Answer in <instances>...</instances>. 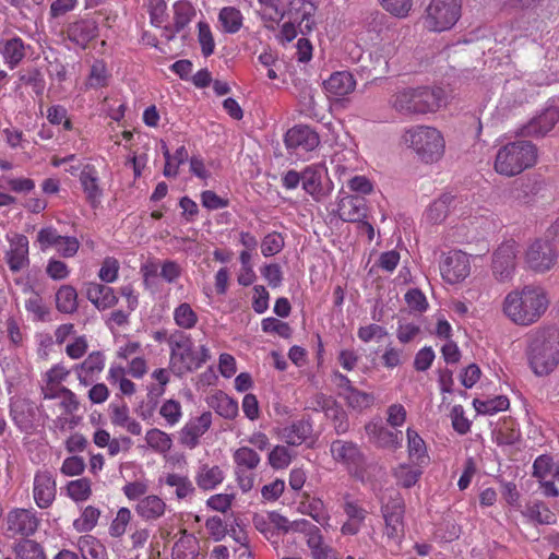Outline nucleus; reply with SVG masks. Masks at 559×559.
I'll return each instance as SVG.
<instances>
[{
    "instance_id": "nucleus-1",
    "label": "nucleus",
    "mask_w": 559,
    "mask_h": 559,
    "mask_svg": "<svg viewBox=\"0 0 559 559\" xmlns=\"http://www.w3.org/2000/svg\"><path fill=\"white\" fill-rule=\"evenodd\" d=\"M549 306L548 290L540 285L528 284L509 292L501 302V311L513 324L527 328L537 323Z\"/></svg>"
},
{
    "instance_id": "nucleus-2",
    "label": "nucleus",
    "mask_w": 559,
    "mask_h": 559,
    "mask_svg": "<svg viewBox=\"0 0 559 559\" xmlns=\"http://www.w3.org/2000/svg\"><path fill=\"white\" fill-rule=\"evenodd\" d=\"M525 356L536 377H547L559 367V328L542 325L526 335Z\"/></svg>"
},
{
    "instance_id": "nucleus-3",
    "label": "nucleus",
    "mask_w": 559,
    "mask_h": 559,
    "mask_svg": "<svg viewBox=\"0 0 559 559\" xmlns=\"http://www.w3.org/2000/svg\"><path fill=\"white\" fill-rule=\"evenodd\" d=\"M391 106L403 115L436 112L447 104L441 87H403L390 99Z\"/></svg>"
},
{
    "instance_id": "nucleus-4",
    "label": "nucleus",
    "mask_w": 559,
    "mask_h": 559,
    "mask_svg": "<svg viewBox=\"0 0 559 559\" xmlns=\"http://www.w3.org/2000/svg\"><path fill=\"white\" fill-rule=\"evenodd\" d=\"M211 358L206 345L197 346L188 334H177L169 340V367L179 378L192 373Z\"/></svg>"
},
{
    "instance_id": "nucleus-5",
    "label": "nucleus",
    "mask_w": 559,
    "mask_h": 559,
    "mask_svg": "<svg viewBox=\"0 0 559 559\" xmlns=\"http://www.w3.org/2000/svg\"><path fill=\"white\" fill-rule=\"evenodd\" d=\"M402 141L424 164L438 163L445 152L444 136L435 127H411L404 131Z\"/></svg>"
},
{
    "instance_id": "nucleus-6",
    "label": "nucleus",
    "mask_w": 559,
    "mask_h": 559,
    "mask_svg": "<svg viewBox=\"0 0 559 559\" xmlns=\"http://www.w3.org/2000/svg\"><path fill=\"white\" fill-rule=\"evenodd\" d=\"M537 159V148L527 141H515L499 148L495 159V170L512 177L532 167Z\"/></svg>"
},
{
    "instance_id": "nucleus-7",
    "label": "nucleus",
    "mask_w": 559,
    "mask_h": 559,
    "mask_svg": "<svg viewBox=\"0 0 559 559\" xmlns=\"http://www.w3.org/2000/svg\"><path fill=\"white\" fill-rule=\"evenodd\" d=\"M314 5L307 0H290L287 11L288 21L282 26L278 38L282 43H289L298 33L306 35L314 26Z\"/></svg>"
},
{
    "instance_id": "nucleus-8",
    "label": "nucleus",
    "mask_w": 559,
    "mask_h": 559,
    "mask_svg": "<svg viewBox=\"0 0 559 559\" xmlns=\"http://www.w3.org/2000/svg\"><path fill=\"white\" fill-rule=\"evenodd\" d=\"M461 16V0H430L424 23L432 32L452 28Z\"/></svg>"
},
{
    "instance_id": "nucleus-9",
    "label": "nucleus",
    "mask_w": 559,
    "mask_h": 559,
    "mask_svg": "<svg viewBox=\"0 0 559 559\" xmlns=\"http://www.w3.org/2000/svg\"><path fill=\"white\" fill-rule=\"evenodd\" d=\"M235 479L242 492H249L255 481V469L261 464L260 454L249 445H241L231 452Z\"/></svg>"
},
{
    "instance_id": "nucleus-10",
    "label": "nucleus",
    "mask_w": 559,
    "mask_h": 559,
    "mask_svg": "<svg viewBox=\"0 0 559 559\" xmlns=\"http://www.w3.org/2000/svg\"><path fill=\"white\" fill-rule=\"evenodd\" d=\"M519 245L514 240L502 242L492 257V274L499 282H507L514 275L516 267V258Z\"/></svg>"
},
{
    "instance_id": "nucleus-11",
    "label": "nucleus",
    "mask_w": 559,
    "mask_h": 559,
    "mask_svg": "<svg viewBox=\"0 0 559 559\" xmlns=\"http://www.w3.org/2000/svg\"><path fill=\"white\" fill-rule=\"evenodd\" d=\"M333 460L357 478H362L364 455L358 445L350 441L335 440L330 445Z\"/></svg>"
},
{
    "instance_id": "nucleus-12",
    "label": "nucleus",
    "mask_w": 559,
    "mask_h": 559,
    "mask_svg": "<svg viewBox=\"0 0 559 559\" xmlns=\"http://www.w3.org/2000/svg\"><path fill=\"white\" fill-rule=\"evenodd\" d=\"M304 190L313 199L321 200L333 190V183L328 177V169L323 164L307 166L301 173Z\"/></svg>"
},
{
    "instance_id": "nucleus-13",
    "label": "nucleus",
    "mask_w": 559,
    "mask_h": 559,
    "mask_svg": "<svg viewBox=\"0 0 559 559\" xmlns=\"http://www.w3.org/2000/svg\"><path fill=\"white\" fill-rule=\"evenodd\" d=\"M557 261V252L548 239H536L527 247L525 262L536 272L549 271Z\"/></svg>"
},
{
    "instance_id": "nucleus-14",
    "label": "nucleus",
    "mask_w": 559,
    "mask_h": 559,
    "mask_svg": "<svg viewBox=\"0 0 559 559\" xmlns=\"http://www.w3.org/2000/svg\"><path fill=\"white\" fill-rule=\"evenodd\" d=\"M382 514L385 523V535L388 538L400 540L404 534V511L405 506L402 497L393 492L390 500L383 502Z\"/></svg>"
},
{
    "instance_id": "nucleus-15",
    "label": "nucleus",
    "mask_w": 559,
    "mask_h": 559,
    "mask_svg": "<svg viewBox=\"0 0 559 559\" xmlns=\"http://www.w3.org/2000/svg\"><path fill=\"white\" fill-rule=\"evenodd\" d=\"M442 278L449 284H459L471 274V255L461 251H450L440 265Z\"/></svg>"
},
{
    "instance_id": "nucleus-16",
    "label": "nucleus",
    "mask_w": 559,
    "mask_h": 559,
    "mask_svg": "<svg viewBox=\"0 0 559 559\" xmlns=\"http://www.w3.org/2000/svg\"><path fill=\"white\" fill-rule=\"evenodd\" d=\"M284 142L289 153L301 155L316 150L320 144V138L308 126H295L286 132Z\"/></svg>"
},
{
    "instance_id": "nucleus-17",
    "label": "nucleus",
    "mask_w": 559,
    "mask_h": 559,
    "mask_svg": "<svg viewBox=\"0 0 559 559\" xmlns=\"http://www.w3.org/2000/svg\"><path fill=\"white\" fill-rule=\"evenodd\" d=\"M9 248L5 251V262L10 271L16 273L28 266L29 242L26 236L22 234H8L5 236Z\"/></svg>"
},
{
    "instance_id": "nucleus-18",
    "label": "nucleus",
    "mask_w": 559,
    "mask_h": 559,
    "mask_svg": "<svg viewBox=\"0 0 559 559\" xmlns=\"http://www.w3.org/2000/svg\"><path fill=\"white\" fill-rule=\"evenodd\" d=\"M79 180L86 202L93 209L99 206L104 197V189L97 168L92 164H84L79 174Z\"/></svg>"
},
{
    "instance_id": "nucleus-19",
    "label": "nucleus",
    "mask_w": 559,
    "mask_h": 559,
    "mask_svg": "<svg viewBox=\"0 0 559 559\" xmlns=\"http://www.w3.org/2000/svg\"><path fill=\"white\" fill-rule=\"evenodd\" d=\"M559 121V108L547 107L539 115L533 117L520 130V135L540 138L549 133Z\"/></svg>"
},
{
    "instance_id": "nucleus-20",
    "label": "nucleus",
    "mask_w": 559,
    "mask_h": 559,
    "mask_svg": "<svg viewBox=\"0 0 559 559\" xmlns=\"http://www.w3.org/2000/svg\"><path fill=\"white\" fill-rule=\"evenodd\" d=\"M8 531L12 535H33L39 525V519L34 510L15 509L7 516Z\"/></svg>"
},
{
    "instance_id": "nucleus-21",
    "label": "nucleus",
    "mask_w": 559,
    "mask_h": 559,
    "mask_svg": "<svg viewBox=\"0 0 559 559\" xmlns=\"http://www.w3.org/2000/svg\"><path fill=\"white\" fill-rule=\"evenodd\" d=\"M323 86L330 99L341 102L355 91L356 80L348 71H337L324 81Z\"/></svg>"
},
{
    "instance_id": "nucleus-22",
    "label": "nucleus",
    "mask_w": 559,
    "mask_h": 559,
    "mask_svg": "<svg viewBox=\"0 0 559 559\" xmlns=\"http://www.w3.org/2000/svg\"><path fill=\"white\" fill-rule=\"evenodd\" d=\"M211 425L212 414L210 412L190 418L180 430V442L189 449L195 448L200 438L210 429Z\"/></svg>"
},
{
    "instance_id": "nucleus-23",
    "label": "nucleus",
    "mask_w": 559,
    "mask_h": 559,
    "mask_svg": "<svg viewBox=\"0 0 559 559\" xmlns=\"http://www.w3.org/2000/svg\"><path fill=\"white\" fill-rule=\"evenodd\" d=\"M56 480L48 471L36 473L34 477L33 496L36 504L40 509H46L56 498Z\"/></svg>"
},
{
    "instance_id": "nucleus-24",
    "label": "nucleus",
    "mask_w": 559,
    "mask_h": 559,
    "mask_svg": "<svg viewBox=\"0 0 559 559\" xmlns=\"http://www.w3.org/2000/svg\"><path fill=\"white\" fill-rule=\"evenodd\" d=\"M366 432L376 445L395 450L402 445V432L392 431L380 421H371L366 425Z\"/></svg>"
},
{
    "instance_id": "nucleus-25",
    "label": "nucleus",
    "mask_w": 559,
    "mask_h": 559,
    "mask_svg": "<svg viewBox=\"0 0 559 559\" xmlns=\"http://www.w3.org/2000/svg\"><path fill=\"white\" fill-rule=\"evenodd\" d=\"M49 400H57L51 405L53 413L56 414V419H53L55 427L64 429L66 425L69 423L68 416L76 412L79 408V402L75 394L69 389H66L61 390L60 394H57Z\"/></svg>"
},
{
    "instance_id": "nucleus-26",
    "label": "nucleus",
    "mask_w": 559,
    "mask_h": 559,
    "mask_svg": "<svg viewBox=\"0 0 559 559\" xmlns=\"http://www.w3.org/2000/svg\"><path fill=\"white\" fill-rule=\"evenodd\" d=\"M11 416L20 430L28 431L34 426L36 406L27 399L14 397L11 401Z\"/></svg>"
},
{
    "instance_id": "nucleus-27",
    "label": "nucleus",
    "mask_w": 559,
    "mask_h": 559,
    "mask_svg": "<svg viewBox=\"0 0 559 559\" xmlns=\"http://www.w3.org/2000/svg\"><path fill=\"white\" fill-rule=\"evenodd\" d=\"M336 213L344 222H360L366 216V201L360 197L338 194Z\"/></svg>"
},
{
    "instance_id": "nucleus-28",
    "label": "nucleus",
    "mask_w": 559,
    "mask_h": 559,
    "mask_svg": "<svg viewBox=\"0 0 559 559\" xmlns=\"http://www.w3.org/2000/svg\"><path fill=\"white\" fill-rule=\"evenodd\" d=\"M86 298L98 309L106 310L114 307L118 298L111 287L96 283L88 282L85 285Z\"/></svg>"
},
{
    "instance_id": "nucleus-29",
    "label": "nucleus",
    "mask_w": 559,
    "mask_h": 559,
    "mask_svg": "<svg viewBox=\"0 0 559 559\" xmlns=\"http://www.w3.org/2000/svg\"><path fill=\"white\" fill-rule=\"evenodd\" d=\"M97 34V25L91 20L73 22L67 28L68 39L80 48H85Z\"/></svg>"
},
{
    "instance_id": "nucleus-30",
    "label": "nucleus",
    "mask_w": 559,
    "mask_h": 559,
    "mask_svg": "<svg viewBox=\"0 0 559 559\" xmlns=\"http://www.w3.org/2000/svg\"><path fill=\"white\" fill-rule=\"evenodd\" d=\"M160 485L174 489V495L178 500L191 499L195 493V488L188 475L178 473H164L159 479Z\"/></svg>"
},
{
    "instance_id": "nucleus-31",
    "label": "nucleus",
    "mask_w": 559,
    "mask_h": 559,
    "mask_svg": "<svg viewBox=\"0 0 559 559\" xmlns=\"http://www.w3.org/2000/svg\"><path fill=\"white\" fill-rule=\"evenodd\" d=\"M105 367V356L100 352L91 353L85 360L75 368L80 383L90 385Z\"/></svg>"
},
{
    "instance_id": "nucleus-32",
    "label": "nucleus",
    "mask_w": 559,
    "mask_h": 559,
    "mask_svg": "<svg viewBox=\"0 0 559 559\" xmlns=\"http://www.w3.org/2000/svg\"><path fill=\"white\" fill-rule=\"evenodd\" d=\"M407 454L412 464L417 466H425L429 462V455L426 442L419 433L413 429L407 428Z\"/></svg>"
},
{
    "instance_id": "nucleus-33",
    "label": "nucleus",
    "mask_w": 559,
    "mask_h": 559,
    "mask_svg": "<svg viewBox=\"0 0 559 559\" xmlns=\"http://www.w3.org/2000/svg\"><path fill=\"white\" fill-rule=\"evenodd\" d=\"M195 483L202 490H213L225 479V473L218 465L203 463L195 473Z\"/></svg>"
},
{
    "instance_id": "nucleus-34",
    "label": "nucleus",
    "mask_w": 559,
    "mask_h": 559,
    "mask_svg": "<svg viewBox=\"0 0 559 559\" xmlns=\"http://www.w3.org/2000/svg\"><path fill=\"white\" fill-rule=\"evenodd\" d=\"M69 371L61 365H55L44 376L41 393L44 399H50L60 394L61 390H66L61 383L68 377Z\"/></svg>"
},
{
    "instance_id": "nucleus-35",
    "label": "nucleus",
    "mask_w": 559,
    "mask_h": 559,
    "mask_svg": "<svg viewBox=\"0 0 559 559\" xmlns=\"http://www.w3.org/2000/svg\"><path fill=\"white\" fill-rule=\"evenodd\" d=\"M0 55L10 68H16L25 57V44L20 37L0 38Z\"/></svg>"
},
{
    "instance_id": "nucleus-36",
    "label": "nucleus",
    "mask_w": 559,
    "mask_h": 559,
    "mask_svg": "<svg viewBox=\"0 0 559 559\" xmlns=\"http://www.w3.org/2000/svg\"><path fill=\"white\" fill-rule=\"evenodd\" d=\"M110 412V419L114 426L121 427L133 436L142 433L141 424L130 416L129 407L126 404H111Z\"/></svg>"
},
{
    "instance_id": "nucleus-37",
    "label": "nucleus",
    "mask_w": 559,
    "mask_h": 559,
    "mask_svg": "<svg viewBox=\"0 0 559 559\" xmlns=\"http://www.w3.org/2000/svg\"><path fill=\"white\" fill-rule=\"evenodd\" d=\"M165 501L156 495H148L141 498L135 506V512L145 521L157 520L165 514Z\"/></svg>"
},
{
    "instance_id": "nucleus-38",
    "label": "nucleus",
    "mask_w": 559,
    "mask_h": 559,
    "mask_svg": "<svg viewBox=\"0 0 559 559\" xmlns=\"http://www.w3.org/2000/svg\"><path fill=\"white\" fill-rule=\"evenodd\" d=\"M312 427L307 420H298L278 430L277 436L289 445H300L311 435Z\"/></svg>"
},
{
    "instance_id": "nucleus-39",
    "label": "nucleus",
    "mask_w": 559,
    "mask_h": 559,
    "mask_svg": "<svg viewBox=\"0 0 559 559\" xmlns=\"http://www.w3.org/2000/svg\"><path fill=\"white\" fill-rule=\"evenodd\" d=\"M173 12H174V31L168 29V27H165L166 32H170L169 35H167L168 39H171L174 37L175 33L181 32L186 26L190 24L192 19L195 16V9L194 7L187 0H179L176 1L173 4Z\"/></svg>"
},
{
    "instance_id": "nucleus-40",
    "label": "nucleus",
    "mask_w": 559,
    "mask_h": 559,
    "mask_svg": "<svg viewBox=\"0 0 559 559\" xmlns=\"http://www.w3.org/2000/svg\"><path fill=\"white\" fill-rule=\"evenodd\" d=\"M344 512L347 521L342 525L341 532L344 535H356L366 519L367 511L354 501H346Z\"/></svg>"
},
{
    "instance_id": "nucleus-41",
    "label": "nucleus",
    "mask_w": 559,
    "mask_h": 559,
    "mask_svg": "<svg viewBox=\"0 0 559 559\" xmlns=\"http://www.w3.org/2000/svg\"><path fill=\"white\" fill-rule=\"evenodd\" d=\"M453 197L444 193L435 200L425 211L424 217L428 223L439 224L443 222L450 211Z\"/></svg>"
},
{
    "instance_id": "nucleus-42",
    "label": "nucleus",
    "mask_w": 559,
    "mask_h": 559,
    "mask_svg": "<svg viewBox=\"0 0 559 559\" xmlns=\"http://www.w3.org/2000/svg\"><path fill=\"white\" fill-rule=\"evenodd\" d=\"M78 548L83 559H105L107 551L103 543L92 535L78 539Z\"/></svg>"
},
{
    "instance_id": "nucleus-43",
    "label": "nucleus",
    "mask_w": 559,
    "mask_h": 559,
    "mask_svg": "<svg viewBox=\"0 0 559 559\" xmlns=\"http://www.w3.org/2000/svg\"><path fill=\"white\" fill-rule=\"evenodd\" d=\"M56 307L62 313H73L78 310V293L71 285H62L56 293Z\"/></svg>"
},
{
    "instance_id": "nucleus-44",
    "label": "nucleus",
    "mask_w": 559,
    "mask_h": 559,
    "mask_svg": "<svg viewBox=\"0 0 559 559\" xmlns=\"http://www.w3.org/2000/svg\"><path fill=\"white\" fill-rule=\"evenodd\" d=\"M173 559H199V542L193 535L181 536L173 548Z\"/></svg>"
},
{
    "instance_id": "nucleus-45",
    "label": "nucleus",
    "mask_w": 559,
    "mask_h": 559,
    "mask_svg": "<svg viewBox=\"0 0 559 559\" xmlns=\"http://www.w3.org/2000/svg\"><path fill=\"white\" fill-rule=\"evenodd\" d=\"M173 319L175 324L183 330H191L195 328L199 321L198 313L188 302H181L175 307L173 311Z\"/></svg>"
},
{
    "instance_id": "nucleus-46",
    "label": "nucleus",
    "mask_w": 559,
    "mask_h": 559,
    "mask_svg": "<svg viewBox=\"0 0 559 559\" xmlns=\"http://www.w3.org/2000/svg\"><path fill=\"white\" fill-rule=\"evenodd\" d=\"M210 405L226 419H233L238 415V403L222 392L212 396Z\"/></svg>"
},
{
    "instance_id": "nucleus-47",
    "label": "nucleus",
    "mask_w": 559,
    "mask_h": 559,
    "mask_svg": "<svg viewBox=\"0 0 559 559\" xmlns=\"http://www.w3.org/2000/svg\"><path fill=\"white\" fill-rule=\"evenodd\" d=\"M523 514L538 524L551 525L557 521L556 514L543 502L527 504Z\"/></svg>"
},
{
    "instance_id": "nucleus-48",
    "label": "nucleus",
    "mask_w": 559,
    "mask_h": 559,
    "mask_svg": "<svg viewBox=\"0 0 559 559\" xmlns=\"http://www.w3.org/2000/svg\"><path fill=\"white\" fill-rule=\"evenodd\" d=\"M304 532H307V545L311 550L312 558L326 559L330 549L323 545V537L320 530L308 522Z\"/></svg>"
},
{
    "instance_id": "nucleus-49",
    "label": "nucleus",
    "mask_w": 559,
    "mask_h": 559,
    "mask_svg": "<svg viewBox=\"0 0 559 559\" xmlns=\"http://www.w3.org/2000/svg\"><path fill=\"white\" fill-rule=\"evenodd\" d=\"M144 439L147 447L157 453H167L173 447L171 437L158 428L147 430Z\"/></svg>"
},
{
    "instance_id": "nucleus-50",
    "label": "nucleus",
    "mask_w": 559,
    "mask_h": 559,
    "mask_svg": "<svg viewBox=\"0 0 559 559\" xmlns=\"http://www.w3.org/2000/svg\"><path fill=\"white\" fill-rule=\"evenodd\" d=\"M424 466L400 464L393 472L397 484L404 488L415 486L423 474Z\"/></svg>"
},
{
    "instance_id": "nucleus-51",
    "label": "nucleus",
    "mask_w": 559,
    "mask_h": 559,
    "mask_svg": "<svg viewBox=\"0 0 559 559\" xmlns=\"http://www.w3.org/2000/svg\"><path fill=\"white\" fill-rule=\"evenodd\" d=\"M67 496L76 503L88 500L92 496V483L82 477L71 480L66 486Z\"/></svg>"
},
{
    "instance_id": "nucleus-52",
    "label": "nucleus",
    "mask_w": 559,
    "mask_h": 559,
    "mask_svg": "<svg viewBox=\"0 0 559 559\" xmlns=\"http://www.w3.org/2000/svg\"><path fill=\"white\" fill-rule=\"evenodd\" d=\"M218 21L224 32L235 34L241 28L243 17L240 10L225 7L219 11Z\"/></svg>"
},
{
    "instance_id": "nucleus-53",
    "label": "nucleus",
    "mask_w": 559,
    "mask_h": 559,
    "mask_svg": "<svg viewBox=\"0 0 559 559\" xmlns=\"http://www.w3.org/2000/svg\"><path fill=\"white\" fill-rule=\"evenodd\" d=\"M100 510L94 506L82 509L81 514L73 521V528L79 533L91 532L98 523Z\"/></svg>"
},
{
    "instance_id": "nucleus-54",
    "label": "nucleus",
    "mask_w": 559,
    "mask_h": 559,
    "mask_svg": "<svg viewBox=\"0 0 559 559\" xmlns=\"http://www.w3.org/2000/svg\"><path fill=\"white\" fill-rule=\"evenodd\" d=\"M473 405L478 414L492 415L506 411L509 407L510 402L507 396L499 395L488 400L475 399Z\"/></svg>"
},
{
    "instance_id": "nucleus-55",
    "label": "nucleus",
    "mask_w": 559,
    "mask_h": 559,
    "mask_svg": "<svg viewBox=\"0 0 559 559\" xmlns=\"http://www.w3.org/2000/svg\"><path fill=\"white\" fill-rule=\"evenodd\" d=\"M110 73L103 60H95L91 67L90 74L86 80L88 88H102L108 85Z\"/></svg>"
},
{
    "instance_id": "nucleus-56",
    "label": "nucleus",
    "mask_w": 559,
    "mask_h": 559,
    "mask_svg": "<svg viewBox=\"0 0 559 559\" xmlns=\"http://www.w3.org/2000/svg\"><path fill=\"white\" fill-rule=\"evenodd\" d=\"M266 521L271 523L273 531L278 530L283 532L305 531L308 525V521L306 520L289 522L285 516L275 511L267 512Z\"/></svg>"
},
{
    "instance_id": "nucleus-57",
    "label": "nucleus",
    "mask_w": 559,
    "mask_h": 559,
    "mask_svg": "<svg viewBox=\"0 0 559 559\" xmlns=\"http://www.w3.org/2000/svg\"><path fill=\"white\" fill-rule=\"evenodd\" d=\"M164 156L166 159L164 175L166 177H175L178 174V167L188 158V152L182 145L178 147L174 155H170L167 146L163 144Z\"/></svg>"
},
{
    "instance_id": "nucleus-58",
    "label": "nucleus",
    "mask_w": 559,
    "mask_h": 559,
    "mask_svg": "<svg viewBox=\"0 0 559 559\" xmlns=\"http://www.w3.org/2000/svg\"><path fill=\"white\" fill-rule=\"evenodd\" d=\"M17 559H46L44 548L32 539H23L14 547Z\"/></svg>"
},
{
    "instance_id": "nucleus-59",
    "label": "nucleus",
    "mask_w": 559,
    "mask_h": 559,
    "mask_svg": "<svg viewBox=\"0 0 559 559\" xmlns=\"http://www.w3.org/2000/svg\"><path fill=\"white\" fill-rule=\"evenodd\" d=\"M159 415L166 421V426H176L182 418L180 402L174 399L165 400L159 407Z\"/></svg>"
},
{
    "instance_id": "nucleus-60",
    "label": "nucleus",
    "mask_w": 559,
    "mask_h": 559,
    "mask_svg": "<svg viewBox=\"0 0 559 559\" xmlns=\"http://www.w3.org/2000/svg\"><path fill=\"white\" fill-rule=\"evenodd\" d=\"M293 460L292 452L284 445H275L267 454V463L273 469H285Z\"/></svg>"
},
{
    "instance_id": "nucleus-61",
    "label": "nucleus",
    "mask_w": 559,
    "mask_h": 559,
    "mask_svg": "<svg viewBox=\"0 0 559 559\" xmlns=\"http://www.w3.org/2000/svg\"><path fill=\"white\" fill-rule=\"evenodd\" d=\"M131 520V511L124 507L120 508L109 525V535L116 538L121 537L126 533Z\"/></svg>"
},
{
    "instance_id": "nucleus-62",
    "label": "nucleus",
    "mask_w": 559,
    "mask_h": 559,
    "mask_svg": "<svg viewBox=\"0 0 559 559\" xmlns=\"http://www.w3.org/2000/svg\"><path fill=\"white\" fill-rule=\"evenodd\" d=\"M347 404L354 409H364L373 403V396L369 393L361 392L355 388L343 393Z\"/></svg>"
},
{
    "instance_id": "nucleus-63",
    "label": "nucleus",
    "mask_w": 559,
    "mask_h": 559,
    "mask_svg": "<svg viewBox=\"0 0 559 559\" xmlns=\"http://www.w3.org/2000/svg\"><path fill=\"white\" fill-rule=\"evenodd\" d=\"M284 248V238L280 233L273 231L267 234L261 243V252L264 257L277 254Z\"/></svg>"
},
{
    "instance_id": "nucleus-64",
    "label": "nucleus",
    "mask_w": 559,
    "mask_h": 559,
    "mask_svg": "<svg viewBox=\"0 0 559 559\" xmlns=\"http://www.w3.org/2000/svg\"><path fill=\"white\" fill-rule=\"evenodd\" d=\"M61 235L56 228L49 226L44 227L37 233V242L41 251H46L49 248H57L61 240Z\"/></svg>"
}]
</instances>
